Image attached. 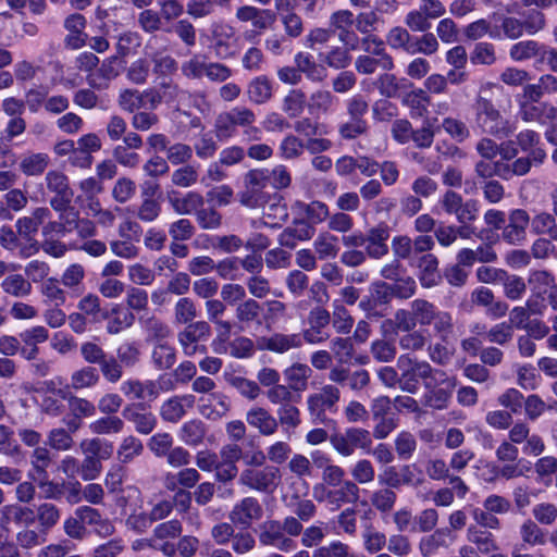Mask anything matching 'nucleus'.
<instances>
[{"mask_svg":"<svg viewBox=\"0 0 557 557\" xmlns=\"http://www.w3.org/2000/svg\"><path fill=\"white\" fill-rule=\"evenodd\" d=\"M321 490L324 492V497L317 496V487L314 497L319 502L325 500L331 510H337L346 504H356L360 498V487L352 480H346L333 490Z\"/></svg>","mask_w":557,"mask_h":557,"instance_id":"nucleus-14","label":"nucleus"},{"mask_svg":"<svg viewBox=\"0 0 557 557\" xmlns=\"http://www.w3.org/2000/svg\"><path fill=\"white\" fill-rule=\"evenodd\" d=\"M87 21L81 13L70 14L64 20V28L67 35L64 38V44L67 48L76 50L85 46L87 34L85 33Z\"/></svg>","mask_w":557,"mask_h":557,"instance_id":"nucleus-28","label":"nucleus"},{"mask_svg":"<svg viewBox=\"0 0 557 557\" xmlns=\"http://www.w3.org/2000/svg\"><path fill=\"white\" fill-rule=\"evenodd\" d=\"M315 234V227L305 219L294 220L278 235V244L282 247L294 249L298 242L311 239Z\"/></svg>","mask_w":557,"mask_h":557,"instance_id":"nucleus-21","label":"nucleus"},{"mask_svg":"<svg viewBox=\"0 0 557 557\" xmlns=\"http://www.w3.org/2000/svg\"><path fill=\"white\" fill-rule=\"evenodd\" d=\"M330 443L333 449L342 457H350L356 449L370 451L372 436L369 430L362 428H348L345 432L331 434Z\"/></svg>","mask_w":557,"mask_h":557,"instance_id":"nucleus-9","label":"nucleus"},{"mask_svg":"<svg viewBox=\"0 0 557 557\" xmlns=\"http://www.w3.org/2000/svg\"><path fill=\"white\" fill-rule=\"evenodd\" d=\"M100 382L99 370L92 366H84L74 370L70 375V383L65 389L79 392L83 389H91Z\"/></svg>","mask_w":557,"mask_h":557,"instance_id":"nucleus-32","label":"nucleus"},{"mask_svg":"<svg viewBox=\"0 0 557 557\" xmlns=\"http://www.w3.org/2000/svg\"><path fill=\"white\" fill-rule=\"evenodd\" d=\"M403 102L410 109L412 117H422L428 113L430 97L425 90L418 88L408 92Z\"/></svg>","mask_w":557,"mask_h":557,"instance_id":"nucleus-50","label":"nucleus"},{"mask_svg":"<svg viewBox=\"0 0 557 557\" xmlns=\"http://www.w3.org/2000/svg\"><path fill=\"white\" fill-rule=\"evenodd\" d=\"M58 395L67 401L69 410L73 416L84 419L96 414L97 409L92 401L78 397L67 389H59Z\"/></svg>","mask_w":557,"mask_h":557,"instance_id":"nucleus-42","label":"nucleus"},{"mask_svg":"<svg viewBox=\"0 0 557 557\" xmlns=\"http://www.w3.org/2000/svg\"><path fill=\"white\" fill-rule=\"evenodd\" d=\"M121 392L131 400L137 403L153 401L159 396L157 382L152 380L140 381L129 379L121 384Z\"/></svg>","mask_w":557,"mask_h":557,"instance_id":"nucleus-22","label":"nucleus"},{"mask_svg":"<svg viewBox=\"0 0 557 557\" xmlns=\"http://www.w3.org/2000/svg\"><path fill=\"white\" fill-rule=\"evenodd\" d=\"M417 322L412 309H398L393 319H387L382 323L383 333L392 331L395 334L406 333L416 330Z\"/></svg>","mask_w":557,"mask_h":557,"instance_id":"nucleus-35","label":"nucleus"},{"mask_svg":"<svg viewBox=\"0 0 557 557\" xmlns=\"http://www.w3.org/2000/svg\"><path fill=\"white\" fill-rule=\"evenodd\" d=\"M207 434L206 424L199 419H193L183 423L180 429V440L188 446H199Z\"/></svg>","mask_w":557,"mask_h":557,"instance_id":"nucleus-45","label":"nucleus"},{"mask_svg":"<svg viewBox=\"0 0 557 557\" xmlns=\"http://www.w3.org/2000/svg\"><path fill=\"white\" fill-rule=\"evenodd\" d=\"M298 401H290L286 405L280 406L276 409V422L278 428L284 430H295L301 424V413L296 406Z\"/></svg>","mask_w":557,"mask_h":557,"instance_id":"nucleus-48","label":"nucleus"},{"mask_svg":"<svg viewBox=\"0 0 557 557\" xmlns=\"http://www.w3.org/2000/svg\"><path fill=\"white\" fill-rule=\"evenodd\" d=\"M453 542L451 532L448 528H441L433 533L421 537L419 550L423 557L434 556L441 548H448Z\"/></svg>","mask_w":557,"mask_h":557,"instance_id":"nucleus-30","label":"nucleus"},{"mask_svg":"<svg viewBox=\"0 0 557 557\" xmlns=\"http://www.w3.org/2000/svg\"><path fill=\"white\" fill-rule=\"evenodd\" d=\"M515 143L521 152L527 153L511 162L518 176L529 174L533 165L540 166L545 162L547 154L541 146V135L537 132L530 128L522 129L516 135Z\"/></svg>","mask_w":557,"mask_h":557,"instance_id":"nucleus-3","label":"nucleus"},{"mask_svg":"<svg viewBox=\"0 0 557 557\" xmlns=\"http://www.w3.org/2000/svg\"><path fill=\"white\" fill-rule=\"evenodd\" d=\"M281 481V471L275 466L265 465L260 468H246L239 474V484L260 492L273 493Z\"/></svg>","mask_w":557,"mask_h":557,"instance_id":"nucleus-10","label":"nucleus"},{"mask_svg":"<svg viewBox=\"0 0 557 557\" xmlns=\"http://www.w3.org/2000/svg\"><path fill=\"white\" fill-rule=\"evenodd\" d=\"M467 540L471 544L475 545L481 554L484 555H487L498 548L494 535L490 530L479 528V525L468 527Z\"/></svg>","mask_w":557,"mask_h":557,"instance_id":"nucleus-43","label":"nucleus"},{"mask_svg":"<svg viewBox=\"0 0 557 557\" xmlns=\"http://www.w3.org/2000/svg\"><path fill=\"white\" fill-rule=\"evenodd\" d=\"M122 416L125 420L133 423L137 433L143 435L150 434L158 424L157 417L147 410L144 403L127 404L123 408Z\"/></svg>","mask_w":557,"mask_h":557,"instance_id":"nucleus-18","label":"nucleus"},{"mask_svg":"<svg viewBox=\"0 0 557 557\" xmlns=\"http://www.w3.org/2000/svg\"><path fill=\"white\" fill-rule=\"evenodd\" d=\"M274 83L267 75L253 77L247 85L246 96L253 104H264L273 98Z\"/></svg>","mask_w":557,"mask_h":557,"instance_id":"nucleus-29","label":"nucleus"},{"mask_svg":"<svg viewBox=\"0 0 557 557\" xmlns=\"http://www.w3.org/2000/svg\"><path fill=\"white\" fill-rule=\"evenodd\" d=\"M506 298L510 300H519L527 292V284L521 276L509 274L507 271L500 282Z\"/></svg>","mask_w":557,"mask_h":557,"instance_id":"nucleus-64","label":"nucleus"},{"mask_svg":"<svg viewBox=\"0 0 557 557\" xmlns=\"http://www.w3.org/2000/svg\"><path fill=\"white\" fill-rule=\"evenodd\" d=\"M440 49V42L433 33L424 32L421 36H413L409 54L432 55Z\"/></svg>","mask_w":557,"mask_h":557,"instance_id":"nucleus-63","label":"nucleus"},{"mask_svg":"<svg viewBox=\"0 0 557 557\" xmlns=\"http://www.w3.org/2000/svg\"><path fill=\"white\" fill-rule=\"evenodd\" d=\"M151 358L158 370H168L174 366L176 352L172 346L159 343L153 347Z\"/></svg>","mask_w":557,"mask_h":557,"instance_id":"nucleus-61","label":"nucleus"},{"mask_svg":"<svg viewBox=\"0 0 557 557\" xmlns=\"http://www.w3.org/2000/svg\"><path fill=\"white\" fill-rule=\"evenodd\" d=\"M50 210L46 207H38L29 216H22L16 220L15 227L17 234L23 240L22 258L27 259L36 255L40 250V244L35 238L39 225L42 224L49 216Z\"/></svg>","mask_w":557,"mask_h":557,"instance_id":"nucleus-6","label":"nucleus"},{"mask_svg":"<svg viewBox=\"0 0 557 557\" xmlns=\"http://www.w3.org/2000/svg\"><path fill=\"white\" fill-rule=\"evenodd\" d=\"M410 308L413 311L417 325L419 324L420 326H430L433 317L438 310L434 304L422 298L412 300Z\"/></svg>","mask_w":557,"mask_h":557,"instance_id":"nucleus-60","label":"nucleus"},{"mask_svg":"<svg viewBox=\"0 0 557 557\" xmlns=\"http://www.w3.org/2000/svg\"><path fill=\"white\" fill-rule=\"evenodd\" d=\"M122 65V61L117 55L104 59L100 67L95 73L87 75V84L89 87L97 90L107 89L109 87V83L120 75Z\"/></svg>","mask_w":557,"mask_h":557,"instance_id":"nucleus-20","label":"nucleus"},{"mask_svg":"<svg viewBox=\"0 0 557 557\" xmlns=\"http://www.w3.org/2000/svg\"><path fill=\"white\" fill-rule=\"evenodd\" d=\"M305 152V141L296 135L288 134L280 143L278 156L283 160H295Z\"/></svg>","mask_w":557,"mask_h":557,"instance_id":"nucleus-57","label":"nucleus"},{"mask_svg":"<svg viewBox=\"0 0 557 557\" xmlns=\"http://www.w3.org/2000/svg\"><path fill=\"white\" fill-rule=\"evenodd\" d=\"M334 101L335 97L330 90L317 89L310 95L307 107L311 114L320 115L327 113Z\"/></svg>","mask_w":557,"mask_h":557,"instance_id":"nucleus-52","label":"nucleus"},{"mask_svg":"<svg viewBox=\"0 0 557 557\" xmlns=\"http://www.w3.org/2000/svg\"><path fill=\"white\" fill-rule=\"evenodd\" d=\"M386 44L394 50H403L409 54L413 36L403 26L392 27L385 36Z\"/></svg>","mask_w":557,"mask_h":557,"instance_id":"nucleus-58","label":"nucleus"},{"mask_svg":"<svg viewBox=\"0 0 557 557\" xmlns=\"http://www.w3.org/2000/svg\"><path fill=\"white\" fill-rule=\"evenodd\" d=\"M226 382L249 400H255L261 394L259 384L244 376L231 374L226 377Z\"/></svg>","mask_w":557,"mask_h":557,"instance_id":"nucleus-62","label":"nucleus"},{"mask_svg":"<svg viewBox=\"0 0 557 557\" xmlns=\"http://www.w3.org/2000/svg\"><path fill=\"white\" fill-rule=\"evenodd\" d=\"M520 536L524 544L543 546L547 543L548 532L537 525L535 521L525 520L520 527Z\"/></svg>","mask_w":557,"mask_h":557,"instance_id":"nucleus-55","label":"nucleus"},{"mask_svg":"<svg viewBox=\"0 0 557 557\" xmlns=\"http://www.w3.org/2000/svg\"><path fill=\"white\" fill-rule=\"evenodd\" d=\"M400 373V389L409 394H416L419 389V381L422 380L424 387H430V380L443 381V370L434 369L428 361L412 359L403 355L397 361Z\"/></svg>","mask_w":557,"mask_h":557,"instance_id":"nucleus-4","label":"nucleus"},{"mask_svg":"<svg viewBox=\"0 0 557 557\" xmlns=\"http://www.w3.org/2000/svg\"><path fill=\"white\" fill-rule=\"evenodd\" d=\"M389 227L385 223H380L368 230L366 234V251L369 257L380 259L387 255L389 238Z\"/></svg>","mask_w":557,"mask_h":557,"instance_id":"nucleus-24","label":"nucleus"},{"mask_svg":"<svg viewBox=\"0 0 557 557\" xmlns=\"http://www.w3.org/2000/svg\"><path fill=\"white\" fill-rule=\"evenodd\" d=\"M211 335V326L207 321H196L188 324L177 335L178 343L186 356H195L197 354H206L207 346L201 344L209 339Z\"/></svg>","mask_w":557,"mask_h":557,"instance_id":"nucleus-12","label":"nucleus"},{"mask_svg":"<svg viewBox=\"0 0 557 557\" xmlns=\"http://www.w3.org/2000/svg\"><path fill=\"white\" fill-rule=\"evenodd\" d=\"M246 422L262 436L274 435L278 430L276 418L265 408L253 406L246 412Z\"/></svg>","mask_w":557,"mask_h":557,"instance_id":"nucleus-25","label":"nucleus"},{"mask_svg":"<svg viewBox=\"0 0 557 557\" xmlns=\"http://www.w3.org/2000/svg\"><path fill=\"white\" fill-rule=\"evenodd\" d=\"M50 158L45 152H28L21 157L18 169L26 176H40L49 166Z\"/></svg>","mask_w":557,"mask_h":557,"instance_id":"nucleus-39","label":"nucleus"},{"mask_svg":"<svg viewBox=\"0 0 557 557\" xmlns=\"http://www.w3.org/2000/svg\"><path fill=\"white\" fill-rule=\"evenodd\" d=\"M545 45L533 39L521 40L509 49V57L516 62H524L531 59L542 60Z\"/></svg>","mask_w":557,"mask_h":557,"instance_id":"nucleus-36","label":"nucleus"},{"mask_svg":"<svg viewBox=\"0 0 557 557\" xmlns=\"http://www.w3.org/2000/svg\"><path fill=\"white\" fill-rule=\"evenodd\" d=\"M169 202L176 214H196L205 203L203 197L197 191H188L183 197H169Z\"/></svg>","mask_w":557,"mask_h":557,"instance_id":"nucleus-41","label":"nucleus"},{"mask_svg":"<svg viewBox=\"0 0 557 557\" xmlns=\"http://www.w3.org/2000/svg\"><path fill=\"white\" fill-rule=\"evenodd\" d=\"M160 87L164 89V92H161L157 88H147L140 91L143 108L156 110L165 97L173 98L181 92L178 86L170 82L161 83Z\"/></svg>","mask_w":557,"mask_h":557,"instance_id":"nucleus-37","label":"nucleus"},{"mask_svg":"<svg viewBox=\"0 0 557 557\" xmlns=\"http://www.w3.org/2000/svg\"><path fill=\"white\" fill-rule=\"evenodd\" d=\"M262 515L263 509L260 502L256 497L247 496L233 506L228 519L234 525L247 529L255 521L260 520Z\"/></svg>","mask_w":557,"mask_h":557,"instance_id":"nucleus-16","label":"nucleus"},{"mask_svg":"<svg viewBox=\"0 0 557 557\" xmlns=\"http://www.w3.org/2000/svg\"><path fill=\"white\" fill-rule=\"evenodd\" d=\"M338 238L329 232H323L318 235L313 243L315 252L319 259L335 258L338 253Z\"/></svg>","mask_w":557,"mask_h":557,"instance_id":"nucleus-59","label":"nucleus"},{"mask_svg":"<svg viewBox=\"0 0 557 557\" xmlns=\"http://www.w3.org/2000/svg\"><path fill=\"white\" fill-rule=\"evenodd\" d=\"M294 63L300 75H305L311 82H322L327 75L325 67L318 64L308 52H297L294 57Z\"/></svg>","mask_w":557,"mask_h":557,"instance_id":"nucleus-34","label":"nucleus"},{"mask_svg":"<svg viewBox=\"0 0 557 557\" xmlns=\"http://www.w3.org/2000/svg\"><path fill=\"white\" fill-rule=\"evenodd\" d=\"M136 315L131 310L125 309L122 305H113L109 312L108 323L106 331L110 335L120 334L122 331L127 330L134 325Z\"/></svg>","mask_w":557,"mask_h":557,"instance_id":"nucleus-33","label":"nucleus"},{"mask_svg":"<svg viewBox=\"0 0 557 557\" xmlns=\"http://www.w3.org/2000/svg\"><path fill=\"white\" fill-rule=\"evenodd\" d=\"M259 542L264 546H271L284 553H289L297 547L296 542L285 535L278 520H268L262 523Z\"/></svg>","mask_w":557,"mask_h":557,"instance_id":"nucleus-15","label":"nucleus"},{"mask_svg":"<svg viewBox=\"0 0 557 557\" xmlns=\"http://www.w3.org/2000/svg\"><path fill=\"white\" fill-rule=\"evenodd\" d=\"M363 54L355 60V69L359 74L372 75L376 71L391 72L395 67L394 58L386 51L385 42L377 36H366L361 39Z\"/></svg>","mask_w":557,"mask_h":557,"instance_id":"nucleus-2","label":"nucleus"},{"mask_svg":"<svg viewBox=\"0 0 557 557\" xmlns=\"http://www.w3.org/2000/svg\"><path fill=\"white\" fill-rule=\"evenodd\" d=\"M474 173L479 183L492 181L494 180V176H498L506 181L518 176V172L512 169V163L485 159H482L474 164Z\"/></svg>","mask_w":557,"mask_h":557,"instance_id":"nucleus-23","label":"nucleus"},{"mask_svg":"<svg viewBox=\"0 0 557 557\" xmlns=\"http://www.w3.org/2000/svg\"><path fill=\"white\" fill-rule=\"evenodd\" d=\"M234 317L242 331L259 329L263 324V305L253 298L247 297L235 306Z\"/></svg>","mask_w":557,"mask_h":557,"instance_id":"nucleus-17","label":"nucleus"},{"mask_svg":"<svg viewBox=\"0 0 557 557\" xmlns=\"http://www.w3.org/2000/svg\"><path fill=\"white\" fill-rule=\"evenodd\" d=\"M79 448L85 456H96L106 460L113 454V444L100 437L83 440Z\"/></svg>","mask_w":557,"mask_h":557,"instance_id":"nucleus-49","label":"nucleus"},{"mask_svg":"<svg viewBox=\"0 0 557 557\" xmlns=\"http://www.w3.org/2000/svg\"><path fill=\"white\" fill-rule=\"evenodd\" d=\"M45 184L49 193L54 196L50 199V207L54 211H64L73 201L74 191L70 186L69 177L59 170L48 171Z\"/></svg>","mask_w":557,"mask_h":557,"instance_id":"nucleus-11","label":"nucleus"},{"mask_svg":"<svg viewBox=\"0 0 557 557\" xmlns=\"http://www.w3.org/2000/svg\"><path fill=\"white\" fill-rule=\"evenodd\" d=\"M4 293L14 297H26L32 293V284L21 274H10L1 282Z\"/></svg>","mask_w":557,"mask_h":557,"instance_id":"nucleus-56","label":"nucleus"},{"mask_svg":"<svg viewBox=\"0 0 557 557\" xmlns=\"http://www.w3.org/2000/svg\"><path fill=\"white\" fill-rule=\"evenodd\" d=\"M1 513L5 521H13L15 524L29 527L36 520L35 511L29 507L20 505H7L2 507Z\"/></svg>","mask_w":557,"mask_h":557,"instance_id":"nucleus-51","label":"nucleus"},{"mask_svg":"<svg viewBox=\"0 0 557 557\" xmlns=\"http://www.w3.org/2000/svg\"><path fill=\"white\" fill-rule=\"evenodd\" d=\"M331 313L322 306L313 307L308 313V325L302 334L300 333H273L270 336H261L257 339L260 350H269L274 354H285L292 349H298L308 344H320L330 338L329 325Z\"/></svg>","mask_w":557,"mask_h":557,"instance_id":"nucleus-1","label":"nucleus"},{"mask_svg":"<svg viewBox=\"0 0 557 557\" xmlns=\"http://www.w3.org/2000/svg\"><path fill=\"white\" fill-rule=\"evenodd\" d=\"M270 181V171L268 169H252L244 175V188L238 193L239 202L248 208H258L263 206L268 196L264 188Z\"/></svg>","mask_w":557,"mask_h":557,"instance_id":"nucleus-7","label":"nucleus"},{"mask_svg":"<svg viewBox=\"0 0 557 557\" xmlns=\"http://www.w3.org/2000/svg\"><path fill=\"white\" fill-rule=\"evenodd\" d=\"M125 426L124 421L113 414H104L90 422L88 429L91 434L96 435H114L123 431Z\"/></svg>","mask_w":557,"mask_h":557,"instance_id":"nucleus-47","label":"nucleus"},{"mask_svg":"<svg viewBox=\"0 0 557 557\" xmlns=\"http://www.w3.org/2000/svg\"><path fill=\"white\" fill-rule=\"evenodd\" d=\"M341 399V391L337 386L326 384L319 392L310 394L306 404L313 423H325L326 412L335 413Z\"/></svg>","mask_w":557,"mask_h":557,"instance_id":"nucleus-8","label":"nucleus"},{"mask_svg":"<svg viewBox=\"0 0 557 557\" xmlns=\"http://www.w3.org/2000/svg\"><path fill=\"white\" fill-rule=\"evenodd\" d=\"M311 374V368L305 363H294L284 370V376L288 382V386L295 392L307 389L308 379Z\"/></svg>","mask_w":557,"mask_h":557,"instance_id":"nucleus-46","label":"nucleus"},{"mask_svg":"<svg viewBox=\"0 0 557 557\" xmlns=\"http://www.w3.org/2000/svg\"><path fill=\"white\" fill-rule=\"evenodd\" d=\"M35 517L39 528L48 533L59 523L61 519V509L53 503H41L37 506Z\"/></svg>","mask_w":557,"mask_h":557,"instance_id":"nucleus-44","label":"nucleus"},{"mask_svg":"<svg viewBox=\"0 0 557 557\" xmlns=\"http://www.w3.org/2000/svg\"><path fill=\"white\" fill-rule=\"evenodd\" d=\"M396 500V492L387 487L375 490L370 496L371 506L382 515L389 513L394 509Z\"/></svg>","mask_w":557,"mask_h":557,"instance_id":"nucleus-53","label":"nucleus"},{"mask_svg":"<svg viewBox=\"0 0 557 557\" xmlns=\"http://www.w3.org/2000/svg\"><path fill=\"white\" fill-rule=\"evenodd\" d=\"M519 115L524 122L546 124L557 119V108L548 102H521Z\"/></svg>","mask_w":557,"mask_h":557,"instance_id":"nucleus-27","label":"nucleus"},{"mask_svg":"<svg viewBox=\"0 0 557 557\" xmlns=\"http://www.w3.org/2000/svg\"><path fill=\"white\" fill-rule=\"evenodd\" d=\"M475 123L482 132L498 139L507 138L515 132V126L505 119L493 102L479 96L474 102Z\"/></svg>","mask_w":557,"mask_h":557,"instance_id":"nucleus-5","label":"nucleus"},{"mask_svg":"<svg viewBox=\"0 0 557 557\" xmlns=\"http://www.w3.org/2000/svg\"><path fill=\"white\" fill-rule=\"evenodd\" d=\"M508 223L502 228V238L511 244L518 245L527 237V227L530 223V215L523 209H513L510 211Z\"/></svg>","mask_w":557,"mask_h":557,"instance_id":"nucleus-19","label":"nucleus"},{"mask_svg":"<svg viewBox=\"0 0 557 557\" xmlns=\"http://www.w3.org/2000/svg\"><path fill=\"white\" fill-rule=\"evenodd\" d=\"M138 322L146 334L147 342H162L171 334L170 326L154 315L143 314Z\"/></svg>","mask_w":557,"mask_h":557,"instance_id":"nucleus-38","label":"nucleus"},{"mask_svg":"<svg viewBox=\"0 0 557 557\" xmlns=\"http://www.w3.org/2000/svg\"><path fill=\"white\" fill-rule=\"evenodd\" d=\"M143 453L144 445L141 441L134 435H128L122 440L116 451V457L121 463H129Z\"/></svg>","mask_w":557,"mask_h":557,"instance_id":"nucleus-54","label":"nucleus"},{"mask_svg":"<svg viewBox=\"0 0 557 557\" xmlns=\"http://www.w3.org/2000/svg\"><path fill=\"white\" fill-rule=\"evenodd\" d=\"M438 263L437 257L433 253L422 255L412 259L411 264L417 267L418 276L423 287L430 288L441 282L442 276Z\"/></svg>","mask_w":557,"mask_h":557,"instance_id":"nucleus-26","label":"nucleus"},{"mask_svg":"<svg viewBox=\"0 0 557 557\" xmlns=\"http://www.w3.org/2000/svg\"><path fill=\"white\" fill-rule=\"evenodd\" d=\"M408 84L406 78H398L395 74L384 72L380 74L373 82V86L384 98L392 99L399 96V91Z\"/></svg>","mask_w":557,"mask_h":557,"instance_id":"nucleus-40","label":"nucleus"},{"mask_svg":"<svg viewBox=\"0 0 557 557\" xmlns=\"http://www.w3.org/2000/svg\"><path fill=\"white\" fill-rule=\"evenodd\" d=\"M441 377L443 381L431 379V382H429L430 387H424L425 393L423 395L425 406L436 410L447 408L453 391L456 386L454 379L447 376L444 371L443 376Z\"/></svg>","mask_w":557,"mask_h":557,"instance_id":"nucleus-13","label":"nucleus"},{"mask_svg":"<svg viewBox=\"0 0 557 557\" xmlns=\"http://www.w3.org/2000/svg\"><path fill=\"white\" fill-rule=\"evenodd\" d=\"M194 396H173L165 400L160 407V416L165 422L176 423L186 413L185 406L191 407Z\"/></svg>","mask_w":557,"mask_h":557,"instance_id":"nucleus-31","label":"nucleus"}]
</instances>
